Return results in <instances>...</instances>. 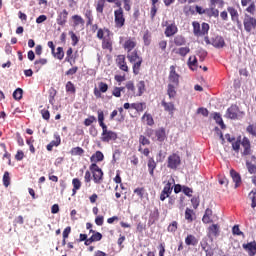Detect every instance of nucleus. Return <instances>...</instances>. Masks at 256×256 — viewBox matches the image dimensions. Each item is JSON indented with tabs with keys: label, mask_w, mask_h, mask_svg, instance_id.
I'll return each instance as SVG.
<instances>
[{
	"label": "nucleus",
	"mask_w": 256,
	"mask_h": 256,
	"mask_svg": "<svg viewBox=\"0 0 256 256\" xmlns=\"http://www.w3.org/2000/svg\"><path fill=\"white\" fill-rule=\"evenodd\" d=\"M188 65L192 71H195L197 69V57L191 56L188 60Z\"/></svg>",
	"instance_id": "34"
},
{
	"label": "nucleus",
	"mask_w": 256,
	"mask_h": 256,
	"mask_svg": "<svg viewBox=\"0 0 256 256\" xmlns=\"http://www.w3.org/2000/svg\"><path fill=\"white\" fill-rule=\"evenodd\" d=\"M246 167H247L248 173H250L251 175L256 173V165L249 162V160L246 161Z\"/></svg>",
	"instance_id": "38"
},
{
	"label": "nucleus",
	"mask_w": 256,
	"mask_h": 256,
	"mask_svg": "<svg viewBox=\"0 0 256 256\" xmlns=\"http://www.w3.org/2000/svg\"><path fill=\"white\" fill-rule=\"evenodd\" d=\"M69 35H70V37H71V40L73 41V45H74V46L77 45V43H79V37H77V35L74 34L73 31H70V32H69Z\"/></svg>",
	"instance_id": "59"
},
{
	"label": "nucleus",
	"mask_w": 256,
	"mask_h": 256,
	"mask_svg": "<svg viewBox=\"0 0 256 256\" xmlns=\"http://www.w3.org/2000/svg\"><path fill=\"white\" fill-rule=\"evenodd\" d=\"M13 97L16 101H20V99H23V89L21 88H17L14 92H13Z\"/></svg>",
	"instance_id": "36"
},
{
	"label": "nucleus",
	"mask_w": 256,
	"mask_h": 256,
	"mask_svg": "<svg viewBox=\"0 0 256 256\" xmlns=\"http://www.w3.org/2000/svg\"><path fill=\"white\" fill-rule=\"evenodd\" d=\"M155 169H157V162H155V159L149 158L148 159V171H149L151 177L155 176Z\"/></svg>",
	"instance_id": "17"
},
{
	"label": "nucleus",
	"mask_w": 256,
	"mask_h": 256,
	"mask_svg": "<svg viewBox=\"0 0 256 256\" xmlns=\"http://www.w3.org/2000/svg\"><path fill=\"white\" fill-rule=\"evenodd\" d=\"M114 23L117 29L125 26V15L123 13V8H118L114 11Z\"/></svg>",
	"instance_id": "4"
},
{
	"label": "nucleus",
	"mask_w": 256,
	"mask_h": 256,
	"mask_svg": "<svg viewBox=\"0 0 256 256\" xmlns=\"http://www.w3.org/2000/svg\"><path fill=\"white\" fill-rule=\"evenodd\" d=\"M206 17H219V10L215 6H210L206 8Z\"/></svg>",
	"instance_id": "20"
},
{
	"label": "nucleus",
	"mask_w": 256,
	"mask_h": 256,
	"mask_svg": "<svg viewBox=\"0 0 256 256\" xmlns=\"http://www.w3.org/2000/svg\"><path fill=\"white\" fill-rule=\"evenodd\" d=\"M99 87V91H101V93H107L108 89H109V85H107V83L105 82H100L98 84Z\"/></svg>",
	"instance_id": "54"
},
{
	"label": "nucleus",
	"mask_w": 256,
	"mask_h": 256,
	"mask_svg": "<svg viewBox=\"0 0 256 256\" xmlns=\"http://www.w3.org/2000/svg\"><path fill=\"white\" fill-rule=\"evenodd\" d=\"M136 111L138 113L145 111V103H143V102L136 103Z\"/></svg>",
	"instance_id": "61"
},
{
	"label": "nucleus",
	"mask_w": 256,
	"mask_h": 256,
	"mask_svg": "<svg viewBox=\"0 0 256 256\" xmlns=\"http://www.w3.org/2000/svg\"><path fill=\"white\" fill-rule=\"evenodd\" d=\"M109 33H110V31H109V29H107V28H100V29H98V31H97V38L98 39H103L104 37H105V35H109Z\"/></svg>",
	"instance_id": "33"
},
{
	"label": "nucleus",
	"mask_w": 256,
	"mask_h": 256,
	"mask_svg": "<svg viewBox=\"0 0 256 256\" xmlns=\"http://www.w3.org/2000/svg\"><path fill=\"white\" fill-rule=\"evenodd\" d=\"M137 87V97H141V95H143V93H145V81L141 80L137 83L136 85Z\"/></svg>",
	"instance_id": "22"
},
{
	"label": "nucleus",
	"mask_w": 256,
	"mask_h": 256,
	"mask_svg": "<svg viewBox=\"0 0 256 256\" xmlns=\"http://www.w3.org/2000/svg\"><path fill=\"white\" fill-rule=\"evenodd\" d=\"M168 231L170 233H175V231H177V221L172 222L169 226H168Z\"/></svg>",
	"instance_id": "60"
},
{
	"label": "nucleus",
	"mask_w": 256,
	"mask_h": 256,
	"mask_svg": "<svg viewBox=\"0 0 256 256\" xmlns=\"http://www.w3.org/2000/svg\"><path fill=\"white\" fill-rule=\"evenodd\" d=\"M247 13L250 15H255V2H251L250 5L246 8Z\"/></svg>",
	"instance_id": "57"
},
{
	"label": "nucleus",
	"mask_w": 256,
	"mask_h": 256,
	"mask_svg": "<svg viewBox=\"0 0 256 256\" xmlns=\"http://www.w3.org/2000/svg\"><path fill=\"white\" fill-rule=\"evenodd\" d=\"M223 7L225 5V1L223 0H210V7Z\"/></svg>",
	"instance_id": "49"
},
{
	"label": "nucleus",
	"mask_w": 256,
	"mask_h": 256,
	"mask_svg": "<svg viewBox=\"0 0 256 256\" xmlns=\"http://www.w3.org/2000/svg\"><path fill=\"white\" fill-rule=\"evenodd\" d=\"M241 148V140H237L235 142H232V149L239 153V149Z\"/></svg>",
	"instance_id": "58"
},
{
	"label": "nucleus",
	"mask_w": 256,
	"mask_h": 256,
	"mask_svg": "<svg viewBox=\"0 0 256 256\" xmlns=\"http://www.w3.org/2000/svg\"><path fill=\"white\" fill-rule=\"evenodd\" d=\"M139 143L140 145H151V141H149V139H147V137H145L144 135H140Z\"/></svg>",
	"instance_id": "55"
},
{
	"label": "nucleus",
	"mask_w": 256,
	"mask_h": 256,
	"mask_svg": "<svg viewBox=\"0 0 256 256\" xmlns=\"http://www.w3.org/2000/svg\"><path fill=\"white\" fill-rule=\"evenodd\" d=\"M185 219L188 221V223H192L193 221V210L186 208L185 210Z\"/></svg>",
	"instance_id": "40"
},
{
	"label": "nucleus",
	"mask_w": 256,
	"mask_h": 256,
	"mask_svg": "<svg viewBox=\"0 0 256 256\" xmlns=\"http://www.w3.org/2000/svg\"><path fill=\"white\" fill-rule=\"evenodd\" d=\"M90 233H94L90 238L91 241L95 242V241H101V239H103V235L99 232H95L93 230H90Z\"/></svg>",
	"instance_id": "42"
},
{
	"label": "nucleus",
	"mask_w": 256,
	"mask_h": 256,
	"mask_svg": "<svg viewBox=\"0 0 256 256\" xmlns=\"http://www.w3.org/2000/svg\"><path fill=\"white\" fill-rule=\"evenodd\" d=\"M104 159H105V156L103 155V152L96 151V153L91 156L90 161H92V163H99Z\"/></svg>",
	"instance_id": "19"
},
{
	"label": "nucleus",
	"mask_w": 256,
	"mask_h": 256,
	"mask_svg": "<svg viewBox=\"0 0 256 256\" xmlns=\"http://www.w3.org/2000/svg\"><path fill=\"white\" fill-rule=\"evenodd\" d=\"M174 43L177 47H181L182 45H185V38L183 36H176L174 38Z\"/></svg>",
	"instance_id": "44"
},
{
	"label": "nucleus",
	"mask_w": 256,
	"mask_h": 256,
	"mask_svg": "<svg viewBox=\"0 0 256 256\" xmlns=\"http://www.w3.org/2000/svg\"><path fill=\"white\" fill-rule=\"evenodd\" d=\"M90 171H92L94 183H101L103 181V170L99 168L97 163L90 165Z\"/></svg>",
	"instance_id": "6"
},
{
	"label": "nucleus",
	"mask_w": 256,
	"mask_h": 256,
	"mask_svg": "<svg viewBox=\"0 0 256 256\" xmlns=\"http://www.w3.org/2000/svg\"><path fill=\"white\" fill-rule=\"evenodd\" d=\"M72 185H73V194L75 195L77 193V191H79V189H81V180H79V178H74L72 180Z\"/></svg>",
	"instance_id": "27"
},
{
	"label": "nucleus",
	"mask_w": 256,
	"mask_h": 256,
	"mask_svg": "<svg viewBox=\"0 0 256 256\" xmlns=\"http://www.w3.org/2000/svg\"><path fill=\"white\" fill-rule=\"evenodd\" d=\"M118 65L121 71H129V67L127 66V62H125V56H119Z\"/></svg>",
	"instance_id": "24"
},
{
	"label": "nucleus",
	"mask_w": 256,
	"mask_h": 256,
	"mask_svg": "<svg viewBox=\"0 0 256 256\" xmlns=\"http://www.w3.org/2000/svg\"><path fill=\"white\" fill-rule=\"evenodd\" d=\"M103 9H105V0H99L96 4L97 13H103Z\"/></svg>",
	"instance_id": "46"
},
{
	"label": "nucleus",
	"mask_w": 256,
	"mask_h": 256,
	"mask_svg": "<svg viewBox=\"0 0 256 256\" xmlns=\"http://www.w3.org/2000/svg\"><path fill=\"white\" fill-rule=\"evenodd\" d=\"M95 121H97V118H95V116H89L88 118H86L84 120V125L86 127H89L90 125H93V123H95Z\"/></svg>",
	"instance_id": "50"
},
{
	"label": "nucleus",
	"mask_w": 256,
	"mask_h": 256,
	"mask_svg": "<svg viewBox=\"0 0 256 256\" xmlns=\"http://www.w3.org/2000/svg\"><path fill=\"white\" fill-rule=\"evenodd\" d=\"M211 215H213V211H211V209H206L205 214L202 218L203 223H211Z\"/></svg>",
	"instance_id": "32"
},
{
	"label": "nucleus",
	"mask_w": 256,
	"mask_h": 256,
	"mask_svg": "<svg viewBox=\"0 0 256 256\" xmlns=\"http://www.w3.org/2000/svg\"><path fill=\"white\" fill-rule=\"evenodd\" d=\"M185 243L186 245H192L193 247H195V245H197L199 241H197V238L195 236L188 235L185 239Z\"/></svg>",
	"instance_id": "26"
},
{
	"label": "nucleus",
	"mask_w": 256,
	"mask_h": 256,
	"mask_svg": "<svg viewBox=\"0 0 256 256\" xmlns=\"http://www.w3.org/2000/svg\"><path fill=\"white\" fill-rule=\"evenodd\" d=\"M3 185H4V187H9V185H11V177L9 176L8 171L4 172Z\"/></svg>",
	"instance_id": "39"
},
{
	"label": "nucleus",
	"mask_w": 256,
	"mask_h": 256,
	"mask_svg": "<svg viewBox=\"0 0 256 256\" xmlns=\"http://www.w3.org/2000/svg\"><path fill=\"white\" fill-rule=\"evenodd\" d=\"M246 131L249 135H252V137H256V124L248 125Z\"/></svg>",
	"instance_id": "43"
},
{
	"label": "nucleus",
	"mask_w": 256,
	"mask_h": 256,
	"mask_svg": "<svg viewBox=\"0 0 256 256\" xmlns=\"http://www.w3.org/2000/svg\"><path fill=\"white\" fill-rule=\"evenodd\" d=\"M142 121H145L146 122V125H154L155 121L153 120V116H151V114H148V113H145L143 116H142Z\"/></svg>",
	"instance_id": "31"
},
{
	"label": "nucleus",
	"mask_w": 256,
	"mask_h": 256,
	"mask_svg": "<svg viewBox=\"0 0 256 256\" xmlns=\"http://www.w3.org/2000/svg\"><path fill=\"white\" fill-rule=\"evenodd\" d=\"M195 9H196V13H198V15H205L206 14V8H203L199 5H196Z\"/></svg>",
	"instance_id": "63"
},
{
	"label": "nucleus",
	"mask_w": 256,
	"mask_h": 256,
	"mask_svg": "<svg viewBox=\"0 0 256 256\" xmlns=\"http://www.w3.org/2000/svg\"><path fill=\"white\" fill-rule=\"evenodd\" d=\"M244 115L245 112L240 111L237 105H232L226 112V117H228V119H241Z\"/></svg>",
	"instance_id": "5"
},
{
	"label": "nucleus",
	"mask_w": 256,
	"mask_h": 256,
	"mask_svg": "<svg viewBox=\"0 0 256 256\" xmlns=\"http://www.w3.org/2000/svg\"><path fill=\"white\" fill-rule=\"evenodd\" d=\"M57 52L53 53L54 57H56L57 59H59V61H61L63 59V57H65V52L63 51V47H58Z\"/></svg>",
	"instance_id": "37"
},
{
	"label": "nucleus",
	"mask_w": 256,
	"mask_h": 256,
	"mask_svg": "<svg viewBox=\"0 0 256 256\" xmlns=\"http://www.w3.org/2000/svg\"><path fill=\"white\" fill-rule=\"evenodd\" d=\"M54 137H55V140H52L50 144L53 147H59V145H61V136H59V134H55Z\"/></svg>",
	"instance_id": "47"
},
{
	"label": "nucleus",
	"mask_w": 256,
	"mask_h": 256,
	"mask_svg": "<svg viewBox=\"0 0 256 256\" xmlns=\"http://www.w3.org/2000/svg\"><path fill=\"white\" fill-rule=\"evenodd\" d=\"M67 17H69V12L66 9H64L62 12L58 14L56 23L63 27L65 23H67Z\"/></svg>",
	"instance_id": "12"
},
{
	"label": "nucleus",
	"mask_w": 256,
	"mask_h": 256,
	"mask_svg": "<svg viewBox=\"0 0 256 256\" xmlns=\"http://www.w3.org/2000/svg\"><path fill=\"white\" fill-rule=\"evenodd\" d=\"M177 33V26L174 24H170L168 27H166L165 35L166 37H173Z\"/></svg>",
	"instance_id": "21"
},
{
	"label": "nucleus",
	"mask_w": 256,
	"mask_h": 256,
	"mask_svg": "<svg viewBox=\"0 0 256 256\" xmlns=\"http://www.w3.org/2000/svg\"><path fill=\"white\" fill-rule=\"evenodd\" d=\"M230 175L233 179V182L235 183V189H237V187L241 185V175H239V173H237L235 170H231Z\"/></svg>",
	"instance_id": "18"
},
{
	"label": "nucleus",
	"mask_w": 256,
	"mask_h": 256,
	"mask_svg": "<svg viewBox=\"0 0 256 256\" xmlns=\"http://www.w3.org/2000/svg\"><path fill=\"white\" fill-rule=\"evenodd\" d=\"M159 256H165V243L159 245Z\"/></svg>",
	"instance_id": "64"
},
{
	"label": "nucleus",
	"mask_w": 256,
	"mask_h": 256,
	"mask_svg": "<svg viewBox=\"0 0 256 256\" xmlns=\"http://www.w3.org/2000/svg\"><path fill=\"white\" fill-rule=\"evenodd\" d=\"M137 46V42L134 39H128L124 43V49L127 53H133L132 50Z\"/></svg>",
	"instance_id": "16"
},
{
	"label": "nucleus",
	"mask_w": 256,
	"mask_h": 256,
	"mask_svg": "<svg viewBox=\"0 0 256 256\" xmlns=\"http://www.w3.org/2000/svg\"><path fill=\"white\" fill-rule=\"evenodd\" d=\"M116 139H117V133L108 129L102 131L101 141H103V143H109V141H115Z\"/></svg>",
	"instance_id": "8"
},
{
	"label": "nucleus",
	"mask_w": 256,
	"mask_h": 256,
	"mask_svg": "<svg viewBox=\"0 0 256 256\" xmlns=\"http://www.w3.org/2000/svg\"><path fill=\"white\" fill-rule=\"evenodd\" d=\"M193 33L196 37H201V24L199 22H193Z\"/></svg>",
	"instance_id": "30"
},
{
	"label": "nucleus",
	"mask_w": 256,
	"mask_h": 256,
	"mask_svg": "<svg viewBox=\"0 0 256 256\" xmlns=\"http://www.w3.org/2000/svg\"><path fill=\"white\" fill-rule=\"evenodd\" d=\"M169 85L179 87V74L175 71V66H170V73L168 77Z\"/></svg>",
	"instance_id": "9"
},
{
	"label": "nucleus",
	"mask_w": 256,
	"mask_h": 256,
	"mask_svg": "<svg viewBox=\"0 0 256 256\" xmlns=\"http://www.w3.org/2000/svg\"><path fill=\"white\" fill-rule=\"evenodd\" d=\"M73 20V27L77 29V27H80V29H83L85 27V20L80 15H74L72 16Z\"/></svg>",
	"instance_id": "13"
},
{
	"label": "nucleus",
	"mask_w": 256,
	"mask_h": 256,
	"mask_svg": "<svg viewBox=\"0 0 256 256\" xmlns=\"http://www.w3.org/2000/svg\"><path fill=\"white\" fill-rule=\"evenodd\" d=\"M147 137H150L152 141H159L160 143H163L165 139H167V134L165 132V128H159L157 130L153 129H147L146 130Z\"/></svg>",
	"instance_id": "2"
},
{
	"label": "nucleus",
	"mask_w": 256,
	"mask_h": 256,
	"mask_svg": "<svg viewBox=\"0 0 256 256\" xmlns=\"http://www.w3.org/2000/svg\"><path fill=\"white\" fill-rule=\"evenodd\" d=\"M189 51H191L189 47H181L177 50L176 53H178V55H181V57H185L187 53H189Z\"/></svg>",
	"instance_id": "48"
},
{
	"label": "nucleus",
	"mask_w": 256,
	"mask_h": 256,
	"mask_svg": "<svg viewBox=\"0 0 256 256\" xmlns=\"http://www.w3.org/2000/svg\"><path fill=\"white\" fill-rule=\"evenodd\" d=\"M243 25L246 33H251V31H255L256 18L249 14H245L243 19Z\"/></svg>",
	"instance_id": "3"
},
{
	"label": "nucleus",
	"mask_w": 256,
	"mask_h": 256,
	"mask_svg": "<svg viewBox=\"0 0 256 256\" xmlns=\"http://www.w3.org/2000/svg\"><path fill=\"white\" fill-rule=\"evenodd\" d=\"M209 33V24L202 23L201 29H200V37L203 35H207Z\"/></svg>",
	"instance_id": "45"
},
{
	"label": "nucleus",
	"mask_w": 256,
	"mask_h": 256,
	"mask_svg": "<svg viewBox=\"0 0 256 256\" xmlns=\"http://www.w3.org/2000/svg\"><path fill=\"white\" fill-rule=\"evenodd\" d=\"M228 13L231 15L232 21H239V12L234 7L227 8Z\"/></svg>",
	"instance_id": "23"
},
{
	"label": "nucleus",
	"mask_w": 256,
	"mask_h": 256,
	"mask_svg": "<svg viewBox=\"0 0 256 256\" xmlns=\"http://www.w3.org/2000/svg\"><path fill=\"white\" fill-rule=\"evenodd\" d=\"M181 165V157L177 154H172L168 157V169H177Z\"/></svg>",
	"instance_id": "7"
},
{
	"label": "nucleus",
	"mask_w": 256,
	"mask_h": 256,
	"mask_svg": "<svg viewBox=\"0 0 256 256\" xmlns=\"http://www.w3.org/2000/svg\"><path fill=\"white\" fill-rule=\"evenodd\" d=\"M213 119L218 123V125H222L223 127V118H221V114L219 113H214Z\"/></svg>",
	"instance_id": "56"
},
{
	"label": "nucleus",
	"mask_w": 256,
	"mask_h": 256,
	"mask_svg": "<svg viewBox=\"0 0 256 256\" xmlns=\"http://www.w3.org/2000/svg\"><path fill=\"white\" fill-rule=\"evenodd\" d=\"M126 96L129 99H133V97H137V88H135V84L133 83V81H128L126 83Z\"/></svg>",
	"instance_id": "10"
},
{
	"label": "nucleus",
	"mask_w": 256,
	"mask_h": 256,
	"mask_svg": "<svg viewBox=\"0 0 256 256\" xmlns=\"http://www.w3.org/2000/svg\"><path fill=\"white\" fill-rule=\"evenodd\" d=\"M208 237L211 239L212 237H219V225L213 224L208 228Z\"/></svg>",
	"instance_id": "15"
},
{
	"label": "nucleus",
	"mask_w": 256,
	"mask_h": 256,
	"mask_svg": "<svg viewBox=\"0 0 256 256\" xmlns=\"http://www.w3.org/2000/svg\"><path fill=\"white\" fill-rule=\"evenodd\" d=\"M144 45H151V34L146 31L143 36Z\"/></svg>",
	"instance_id": "52"
},
{
	"label": "nucleus",
	"mask_w": 256,
	"mask_h": 256,
	"mask_svg": "<svg viewBox=\"0 0 256 256\" xmlns=\"http://www.w3.org/2000/svg\"><path fill=\"white\" fill-rule=\"evenodd\" d=\"M66 91L67 93H75V85H73L72 81L66 83Z\"/></svg>",
	"instance_id": "53"
},
{
	"label": "nucleus",
	"mask_w": 256,
	"mask_h": 256,
	"mask_svg": "<svg viewBox=\"0 0 256 256\" xmlns=\"http://www.w3.org/2000/svg\"><path fill=\"white\" fill-rule=\"evenodd\" d=\"M243 249L248 253L249 256H255L256 255V242H249L247 244L242 245Z\"/></svg>",
	"instance_id": "11"
},
{
	"label": "nucleus",
	"mask_w": 256,
	"mask_h": 256,
	"mask_svg": "<svg viewBox=\"0 0 256 256\" xmlns=\"http://www.w3.org/2000/svg\"><path fill=\"white\" fill-rule=\"evenodd\" d=\"M255 195H256V190H252V191L249 193V198H250L251 201H252L251 207H252L253 209H255V207H256V197H255Z\"/></svg>",
	"instance_id": "51"
},
{
	"label": "nucleus",
	"mask_w": 256,
	"mask_h": 256,
	"mask_svg": "<svg viewBox=\"0 0 256 256\" xmlns=\"http://www.w3.org/2000/svg\"><path fill=\"white\" fill-rule=\"evenodd\" d=\"M176 87L173 84H168L167 95L170 99H174L175 95H177Z\"/></svg>",
	"instance_id": "25"
},
{
	"label": "nucleus",
	"mask_w": 256,
	"mask_h": 256,
	"mask_svg": "<svg viewBox=\"0 0 256 256\" xmlns=\"http://www.w3.org/2000/svg\"><path fill=\"white\" fill-rule=\"evenodd\" d=\"M127 59L130 63H133V73L134 75H139V71L141 70V64L143 63V58L137 54V50L129 52L127 54Z\"/></svg>",
	"instance_id": "1"
},
{
	"label": "nucleus",
	"mask_w": 256,
	"mask_h": 256,
	"mask_svg": "<svg viewBox=\"0 0 256 256\" xmlns=\"http://www.w3.org/2000/svg\"><path fill=\"white\" fill-rule=\"evenodd\" d=\"M212 45L216 49H223L225 47V39L222 36H216L212 38Z\"/></svg>",
	"instance_id": "14"
},
{
	"label": "nucleus",
	"mask_w": 256,
	"mask_h": 256,
	"mask_svg": "<svg viewBox=\"0 0 256 256\" xmlns=\"http://www.w3.org/2000/svg\"><path fill=\"white\" fill-rule=\"evenodd\" d=\"M71 155L77 156V155H83L85 153V150L81 147H74L70 151Z\"/></svg>",
	"instance_id": "41"
},
{
	"label": "nucleus",
	"mask_w": 256,
	"mask_h": 256,
	"mask_svg": "<svg viewBox=\"0 0 256 256\" xmlns=\"http://www.w3.org/2000/svg\"><path fill=\"white\" fill-rule=\"evenodd\" d=\"M162 106L164 107L165 111H168V113H173V111H175V105L171 102L167 103L165 100H163Z\"/></svg>",
	"instance_id": "28"
},
{
	"label": "nucleus",
	"mask_w": 256,
	"mask_h": 256,
	"mask_svg": "<svg viewBox=\"0 0 256 256\" xmlns=\"http://www.w3.org/2000/svg\"><path fill=\"white\" fill-rule=\"evenodd\" d=\"M173 183H175V180L168 181L167 184L163 188V192L171 195L173 193Z\"/></svg>",
	"instance_id": "29"
},
{
	"label": "nucleus",
	"mask_w": 256,
	"mask_h": 256,
	"mask_svg": "<svg viewBox=\"0 0 256 256\" xmlns=\"http://www.w3.org/2000/svg\"><path fill=\"white\" fill-rule=\"evenodd\" d=\"M197 113L203 115V117H209V110L206 108H198Z\"/></svg>",
	"instance_id": "62"
},
{
	"label": "nucleus",
	"mask_w": 256,
	"mask_h": 256,
	"mask_svg": "<svg viewBox=\"0 0 256 256\" xmlns=\"http://www.w3.org/2000/svg\"><path fill=\"white\" fill-rule=\"evenodd\" d=\"M55 95H57V90H55V88H51L49 90V103L51 105H55Z\"/></svg>",
	"instance_id": "35"
}]
</instances>
